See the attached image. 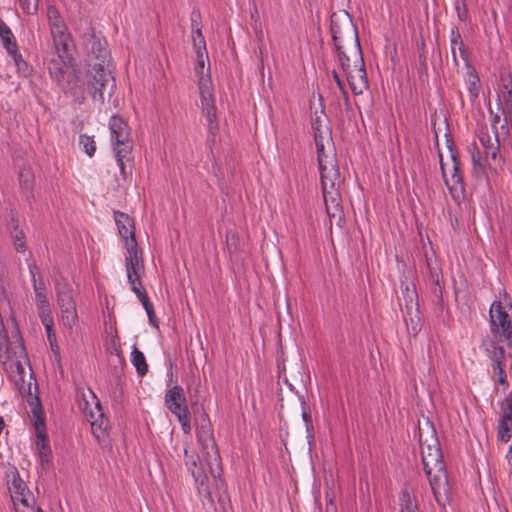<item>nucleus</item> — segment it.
Wrapping results in <instances>:
<instances>
[{"instance_id": "obj_1", "label": "nucleus", "mask_w": 512, "mask_h": 512, "mask_svg": "<svg viewBox=\"0 0 512 512\" xmlns=\"http://www.w3.org/2000/svg\"><path fill=\"white\" fill-rule=\"evenodd\" d=\"M314 140L323 198L326 210L330 214V206L338 209L340 199L338 189L340 185V170L336 160L331 130H325L324 135L321 136L319 134Z\"/></svg>"}, {"instance_id": "obj_2", "label": "nucleus", "mask_w": 512, "mask_h": 512, "mask_svg": "<svg viewBox=\"0 0 512 512\" xmlns=\"http://www.w3.org/2000/svg\"><path fill=\"white\" fill-rule=\"evenodd\" d=\"M421 457L434 499L439 506L445 508L449 501L450 487L443 455L437 440L433 445L421 444Z\"/></svg>"}, {"instance_id": "obj_3", "label": "nucleus", "mask_w": 512, "mask_h": 512, "mask_svg": "<svg viewBox=\"0 0 512 512\" xmlns=\"http://www.w3.org/2000/svg\"><path fill=\"white\" fill-rule=\"evenodd\" d=\"M196 437L201 446L206 464L218 490L224 488L221 479L222 467L220 453L214 439L213 428L206 412H202L195 420Z\"/></svg>"}, {"instance_id": "obj_4", "label": "nucleus", "mask_w": 512, "mask_h": 512, "mask_svg": "<svg viewBox=\"0 0 512 512\" xmlns=\"http://www.w3.org/2000/svg\"><path fill=\"white\" fill-rule=\"evenodd\" d=\"M109 65L88 67L85 80L78 82L81 89L78 92L88 90L94 101L103 104L105 101V91L108 89V96L111 97L115 88V79L108 69Z\"/></svg>"}, {"instance_id": "obj_5", "label": "nucleus", "mask_w": 512, "mask_h": 512, "mask_svg": "<svg viewBox=\"0 0 512 512\" xmlns=\"http://www.w3.org/2000/svg\"><path fill=\"white\" fill-rule=\"evenodd\" d=\"M7 478L13 512H44L35 507V498L15 467L9 469Z\"/></svg>"}, {"instance_id": "obj_6", "label": "nucleus", "mask_w": 512, "mask_h": 512, "mask_svg": "<svg viewBox=\"0 0 512 512\" xmlns=\"http://www.w3.org/2000/svg\"><path fill=\"white\" fill-rule=\"evenodd\" d=\"M345 26L348 31H354V47H353V69L346 73V77L352 92L355 95H360L364 90L368 89L369 82L365 70V64L362 56V50L358 38L357 28L352 25L351 20L346 15Z\"/></svg>"}, {"instance_id": "obj_7", "label": "nucleus", "mask_w": 512, "mask_h": 512, "mask_svg": "<svg viewBox=\"0 0 512 512\" xmlns=\"http://www.w3.org/2000/svg\"><path fill=\"white\" fill-rule=\"evenodd\" d=\"M490 331L499 341L512 346V314H509L501 301H494L489 309Z\"/></svg>"}, {"instance_id": "obj_8", "label": "nucleus", "mask_w": 512, "mask_h": 512, "mask_svg": "<svg viewBox=\"0 0 512 512\" xmlns=\"http://www.w3.org/2000/svg\"><path fill=\"white\" fill-rule=\"evenodd\" d=\"M57 305L60 309L62 323L67 328H72L78 320L76 302L72 287L64 282H58L55 287Z\"/></svg>"}, {"instance_id": "obj_9", "label": "nucleus", "mask_w": 512, "mask_h": 512, "mask_svg": "<svg viewBox=\"0 0 512 512\" xmlns=\"http://www.w3.org/2000/svg\"><path fill=\"white\" fill-rule=\"evenodd\" d=\"M71 61H64V59H53L48 64V71L50 76L57 82L64 92H71L77 94L79 78L74 70L70 69Z\"/></svg>"}, {"instance_id": "obj_10", "label": "nucleus", "mask_w": 512, "mask_h": 512, "mask_svg": "<svg viewBox=\"0 0 512 512\" xmlns=\"http://www.w3.org/2000/svg\"><path fill=\"white\" fill-rule=\"evenodd\" d=\"M114 219L117 225L118 233L124 241V247L127 250L128 255L132 259L142 256L135 237V226L134 219L128 214L120 211L114 212Z\"/></svg>"}, {"instance_id": "obj_11", "label": "nucleus", "mask_w": 512, "mask_h": 512, "mask_svg": "<svg viewBox=\"0 0 512 512\" xmlns=\"http://www.w3.org/2000/svg\"><path fill=\"white\" fill-rule=\"evenodd\" d=\"M87 67L109 65L110 51L105 39L91 35L87 43Z\"/></svg>"}, {"instance_id": "obj_12", "label": "nucleus", "mask_w": 512, "mask_h": 512, "mask_svg": "<svg viewBox=\"0 0 512 512\" xmlns=\"http://www.w3.org/2000/svg\"><path fill=\"white\" fill-rule=\"evenodd\" d=\"M109 130L113 148L132 149L131 130L126 121L119 115H113L109 120Z\"/></svg>"}, {"instance_id": "obj_13", "label": "nucleus", "mask_w": 512, "mask_h": 512, "mask_svg": "<svg viewBox=\"0 0 512 512\" xmlns=\"http://www.w3.org/2000/svg\"><path fill=\"white\" fill-rule=\"evenodd\" d=\"M125 268L127 273V279L131 286V290L140 299L143 293H146L142 286L140 275L144 272L143 256L132 259L131 257H125Z\"/></svg>"}, {"instance_id": "obj_14", "label": "nucleus", "mask_w": 512, "mask_h": 512, "mask_svg": "<svg viewBox=\"0 0 512 512\" xmlns=\"http://www.w3.org/2000/svg\"><path fill=\"white\" fill-rule=\"evenodd\" d=\"M6 348L3 351V362L22 358L24 362H28V355L24 345V340L18 328L12 334V337H5Z\"/></svg>"}, {"instance_id": "obj_15", "label": "nucleus", "mask_w": 512, "mask_h": 512, "mask_svg": "<svg viewBox=\"0 0 512 512\" xmlns=\"http://www.w3.org/2000/svg\"><path fill=\"white\" fill-rule=\"evenodd\" d=\"M164 403L175 416L189 411L184 389L180 385H175L166 392Z\"/></svg>"}, {"instance_id": "obj_16", "label": "nucleus", "mask_w": 512, "mask_h": 512, "mask_svg": "<svg viewBox=\"0 0 512 512\" xmlns=\"http://www.w3.org/2000/svg\"><path fill=\"white\" fill-rule=\"evenodd\" d=\"M200 94H201V106L202 113L206 117L208 121V131L211 135H215V132L218 129L216 121V110L214 106V99L211 91L209 89H204L200 86Z\"/></svg>"}, {"instance_id": "obj_17", "label": "nucleus", "mask_w": 512, "mask_h": 512, "mask_svg": "<svg viewBox=\"0 0 512 512\" xmlns=\"http://www.w3.org/2000/svg\"><path fill=\"white\" fill-rule=\"evenodd\" d=\"M184 461L188 470L191 472L196 484L204 486V482H207L208 477L205 469L200 463V458L194 450H189L187 447L184 448Z\"/></svg>"}, {"instance_id": "obj_18", "label": "nucleus", "mask_w": 512, "mask_h": 512, "mask_svg": "<svg viewBox=\"0 0 512 512\" xmlns=\"http://www.w3.org/2000/svg\"><path fill=\"white\" fill-rule=\"evenodd\" d=\"M439 157H440V168L442 171L444 182L447 185L450 192L453 193L454 191H457V190L463 191L464 186H463L462 175L460 173V168H459L460 162H459L458 157H456L454 155L452 156V170H451L450 178L447 177V173L445 170V164L443 162L441 153L439 154Z\"/></svg>"}, {"instance_id": "obj_19", "label": "nucleus", "mask_w": 512, "mask_h": 512, "mask_svg": "<svg viewBox=\"0 0 512 512\" xmlns=\"http://www.w3.org/2000/svg\"><path fill=\"white\" fill-rule=\"evenodd\" d=\"M87 417L91 424V429L94 436L98 440L104 438L109 425V420L105 417L99 402L96 403V412L91 411Z\"/></svg>"}, {"instance_id": "obj_20", "label": "nucleus", "mask_w": 512, "mask_h": 512, "mask_svg": "<svg viewBox=\"0 0 512 512\" xmlns=\"http://www.w3.org/2000/svg\"><path fill=\"white\" fill-rule=\"evenodd\" d=\"M501 341L490 338H485L482 340L481 348H483L486 356L491 360V365H497L506 363V352L503 346L499 343Z\"/></svg>"}, {"instance_id": "obj_21", "label": "nucleus", "mask_w": 512, "mask_h": 512, "mask_svg": "<svg viewBox=\"0 0 512 512\" xmlns=\"http://www.w3.org/2000/svg\"><path fill=\"white\" fill-rule=\"evenodd\" d=\"M450 45H451V53L453 57V61L456 65H458V59L456 55V51H459L460 57L465 61L467 66H469L468 60V52L466 46L462 40L460 31L458 27L453 26L450 30Z\"/></svg>"}, {"instance_id": "obj_22", "label": "nucleus", "mask_w": 512, "mask_h": 512, "mask_svg": "<svg viewBox=\"0 0 512 512\" xmlns=\"http://www.w3.org/2000/svg\"><path fill=\"white\" fill-rule=\"evenodd\" d=\"M18 180L25 199L28 202H31V200L34 198L33 187L35 183L33 170L30 167H22L18 173Z\"/></svg>"}, {"instance_id": "obj_23", "label": "nucleus", "mask_w": 512, "mask_h": 512, "mask_svg": "<svg viewBox=\"0 0 512 512\" xmlns=\"http://www.w3.org/2000/svg\"><path fill=\"white\" fill-rule=\"evenodd\" d=\"M479 141L484 148L486 156H490L492 159H496L499 153L500 141L498 132L495 134V139L489 135L487 128H482L479 133Z\"/></svg>"}, {"instance_id": "obj_24", "label": "nucleus", "mask_w": 512, "mask_h": 512, "mask_svg": "<svg viewBox=\"0 0 512 512\" xmlns=\"http://www.w3.org/2000/svg\"><path fill=\"white\" fill-rule=\"evenodd\" d=\"M348 16L349 19L351 20V23L353 24L352 22V19L350 17V15L345 12L344 15H343V27H341L338 23V17L336 16V14H332L331 16V27H330V30H331V34H332V40H333V43H334V46H335V49H340L342 48V39H343V30H345L346 33L349 34V36H354V31H348L346 26H345V19L344 17L345 16Z\"/></svg>"}, {"instance_id": "obj_25", "label": "nucleus", "mask_w": 512, "mask_h": 512, "mask_svg": "<svg viewBox=\"0 0 512 512\" xmlns=\"http://www.w3.org/2000/svg\"><path fill=\"white\" fill-rule=\"evenodd\" d=\"M53 43L58 58L64 59V61H73L72 51L74 49V41L72 35L67 36V38L53 40Z\"/></svg>"}, {"instance_id": "obj_26", "label": "nucleus", "mask_w": 512, "mask_h": 512, "mask_svg": "<svg viewBox=\"0 0 512 512\" xmlns=\"http://www.w3.org/2000/svg\"><path fill=\"white\" fill-rule=\"evenodd\" d=\"M11 364L9 366L10 368V377L15 381V383L19 386V389H24V383H25V364H29L28 362H24L22 358L20 359H14L10 360Z\"/></svg>"}, {"instance_id": "obj_27", "label": "nucleus", "mask_w": 512, "mask_h": 512, "mask_svg": "<svg viewBox=\"0 0 512 512\" xmlns=\"http://www.w3.org/2000/svg\"><path fill=\"white\" fill-rule=\"evenodd\" d=\"M40 424L43 426L44 423L41 420ZM36 429H37V441L36 446L39 450V457L42 464L48 463L49 461V454H50V447H49V441L45 433L40 431L39 423L36 421L35 423Z\"/></svg>"}, {"instance_id": "obj_28", "label": "nucleus", "mask_w": 512, "mask_h": 512, "mask_svg": "<svg viewBox=\"0 0 512 512\" xmlns=\"http://www.w3.org/2000/svg\"><path fill=\"white\" fill-rule=\"evenodd\" d=\"M400 512H419L416 498L408 489H403L398 496Z\"/></svg>"}, {"instance_id": "obj_29", "label": "nucleus", "mask_w": 512, "mask_h": 512, "mask_svg": "<svg viewBox=\"0 0 512 512\" xmlns=\"http://www.w3.org/2000/svg\"><path fill=\"white\" fill-rule=\"evenodd\" d=\"M36 267H30L31 280L33 283V290L35 292L36 304L49 301L46 294V285L44 280L39 277L36 278Z\"/></svg>"}, {"instance_id": "obj_30", "label": "nucleus", "mask_w": 512, "mask_h": 512, "mask_svg": "<svg viewBox=\"0 0 512 512\" xmlns=\"http://www.w3.org/2000/svg\"><path fill=\"white\" fill-rule=\"evenodd\" d=\"M465 83L470 94V99L474 102L479 97L481 90L480 79L474 69H470L467 72Z\"/></svg>"}, {"instance_id": "obj_31", "label": "nucleus", "mask_w": 512, "mask_h": 512, "mask_svg": "<svg viewBox=\"0 0 512 512\" xmlns=\"http://www.w3.org/2000/svg\"><path fill=\"white\" fill-rule=\"evenodd\" d=\"M131 356V362L135 366L138 375H146L148 372V365L144 354L136 346H134Z\"/></svg>"}, {"instance_id": "obj_32", "label": "nucleus", "mask_w": 512, "mask_h": 512, "mask_svg": "<svg viewBox=\"0 0 512 512\" xmlns=\"http://www.w3.org/2000/svg\"><path fill=\"white\" fill-rule=\"evenodd\" d=\"M512 438V422L498 420L497 422V440L501 443H507Z\"/></svg>"}, {"instance_id": "obj_33", "label": "nucleus", "mask_w": 512, "mask_h": 512, "mask_svg": "<svg viewBox=\"0 0 512 512\" xmlns=\"http://www.w3.org/2000/svg\"><path fill=\"white\" fill-rule=\"evenodd\" d=\"M197 485L199 494L203 496L202 503L207 512H216L217 508L213 500L212 492L210 491L207 482H204L203 487L200 484Z\"/></svg>"}, {"instance_id": "obj_34", "label": "nucleus", "mask_w": 512, "mask_h": 512, "mask_svg": "<svg viewBox=\"0 0 512 512\" xmlns=\"http://www.w3.org/2000/svg\"><path fill=\"white\" fill-rule=\"evenodd\" d=\"M13 224V229L11 230V237L14 240V247L17 252H25L26 250V243H25V236L21 229L18 228L17 221L14 220V218L11 219Z\"/></svg>"}, {"instance_id": "obj_35", "label": "nucleus", "mask_w": 512, "mask_h": 512, "mask_svg": "<svg viewBox=\"0 0 512 512\" xmlns=\"http://www.w3.org/2000/svg\"><path fill=\"white\" fill-rule=\"evenodd\" d=\"M321 115L318 114V112L316 111L315 114H314V117L312 118V130H313V133H314V138L318 137V135L320 134L321 136L324 135V131L325 130H331L327 124L324 123V120H323V116H325V113H324V107L322 106L321 108V111H320Z\"/></svg>"}, {"instance_id": "obj_36", "label": "nucleus", "mask_w": 512, "mask_h": 512, "mask_svg": "<svg viewBox=\"0 0 512 512\" xmlns=\"http://www.w3.org/2000/svg\"><path fill=\"white\" fill-rule=\"evenodd\" d=\"M36 305H37L38 316H39L43 326L48 325V324H54L52 310L50 308L49 301L38 303Z\"/></svg>"}, {"instance_id": "obj_37", "label": "nucleus", "mask_w": 512, "mask_h": 512, "mask_svg": "<svg viewBox=\"0 0 512 512\" xmlns=\"http://www.w3.org/2000/svg\"><path fill=\"white\" fill-rule=\"evenodd\" d=\"M429 297L442 310L444 306L443 283L430 284Z\"/></svg>"}, {"instance_id": "obj_38", "label": "nucleus", "mask_w": 512, "mask_h": 512, "mask_svg": "<svg viewBox=\"0 0 512 512\" xmlns=\"http://www.w3.org/2000/svg\"><path fill=\"white\" fill-rule=\"evenodd\" d=\"M47 21L49 25V29L51 30L53 27H58L65 24L63 17L61 16L59 10L53 6L49 5L47 7Z\"/></svg>"}, {"instance_id": "obj_39", "label": "nucleus", "mask_w": 512, "mask_h": 512, "mask_svg": "<svg viewBox=\"0 0 512 512\" xmlns=\"http://www.w3.org/2000/svg\"><path fill=\"white\" fill-rule=\"evenodd\" d=\"M338 55V61L345 72V74L353 69V48L351 49V55H348L344 50V46L342 48L336 49Z\"/></svg>"}, {"instance_id": "obj_40", "label": "nucleus", "mask_w": 512, "mask_h": 512, "mask_svg": "<svg viewBox=\"0 0 512 512\" xmlns=\"http://www.w3.org/2000/svg\"><path fill=\"white\" fill-rule=\"evenodd\" d=\"M114 152L117 164L120 169V173L123 176V178H126V168L124 161L129 160L131 158L132 149L115 148Z\"/></svg>"}, {"instance_id": "obj_41", "label": "nucleus", "mask_w": 512, "mask_h": 512, "mask_svg": "<svg viewBox=\"0 0 512 512\" xmlns=\"http://www.w3.org/2000/svg\"><path fill=\"white\" fill-rule=\"evenodd\" d=\"M79 145L81 149L89 156L93 157L96 152V142L93 136L80 134Z\"/></svg>"}, {"instance_id": "obj_42", "label": "nucleus", "mask_w": 512, "mask_h": 512, "mask_svg": "<svg viewBox=\"0 0 512 512\" xmlns=\"http://www.w3.org/2000/svg\"><path fill=\"white\" fill-rule=\"evenodd\" d=\"M500 415L498 420L512 422V393L500 402Z\"/></svg>"}, {"instance_id": "obj_43", "label": "nucleus", "mask_w": 512, "mask_h": 512, "mask_svg": "<svg viewBox=\"0 0 512 512\" xmlns=\"http://www.w3.org/2000/svg\"><path fill=\"white\" fill-rule=\"evenodd\" d=\"M13 61L20 76L28 77L32 73V67L23 59L21 53L13 56Z\"/></svg>"}, {"instance_id": "obj_44", "label": "nucleus", "mask_w": 512, "mask_h": 512, "mask_svg": "<svg viewBox=\"0 0 512 512\" xmlns=\"http://www.w3.org/2000/svg\"><path fill=\"white\" fill-rule=\"evenodd\" d=\"M427 270H428V279L430 284L434 283H442L441 269L437 265H433L430 260L427 258Z\"/></svg>"}, {"instance_id": "obj_45", "label": "nucleus", "mask_w": 512, "mask_h": 512, "mask_svg": "<svg viewBox=\"0 0 512 512\" xmlns=\"http://www.w3.org/2000/svg\"><path fill=\"white\" fill-rule=\"evenodd\" d=\"M492 371L495 375H497L496 382L503 385L506 389L509 386V382L507 380V374L505 370L506 363L498 364L497 365H491Z\"/></svg>"}, {"instance_id": "obj_46", "label": "nucleus", "mask_w": 512, "mask_h": 512, "mask_svg": "<svg viewBox=\"0 0 512 512\" xmlns=\"http://www.w3.org/2000/svg\"><path fill=\"white\" fill-rule=\"evenodd\" d=\"M192 39L194 50H206L205 38L200 27H197L195 30H193Z\"/></svg>"}, {"instance_id": "obj_47", "label": "nucleus", "mask_w": 512, "mask_h": 512, "mask_svg": "<svg viewBox=\"0 0 512 512\" xmlns=\"http://www.w3.org/2000/svg\"><path fill=\"white\" fill-rule=\"evenodd\" d=\"M19 4L27 15H33L38 10V0H19Z\"/></svg>"}, {"instance_id": "obj_48", "label": "nucleus", "mask_w": 512, "mask_h": 512, "mask_svg": "<svg viewBox=\"0 0 512 512\" xmlns=\"http://www.w3.org/2000/svg\"><path fill=\"white\" fill-rule=\"evenodd\" d=\"M180 425H181V428L183 430V432L185 434H190L191 433V416H190V412H183L182 414L180 415H177L176 416Z\"/></svg>"}, {"instance_id": "obj_49", "label": "nucleus", "mask_w": 512, "mask_h": 512, "mask_svg": "<svg viewBox=\"0 0 512 512\" xmlns=\"http://www.w3.org/2000/svg\"><path fill=\"white\" fill-rule=\"evenodd\" d=\"M469 152L471 153L472 162L475 168H483L484 164L482 162L481 153L476 145V143L471 144L469 147Z\"/></svg>"}, {"instance_id": "obj_50", "label": "nucleus", "mask_w": 512, "mask_h": 512, "mask_svg": "<svg viewBox=\"0 0 512 512\" xmlns=\"http://www.w3.org/2000/svg\"><path fill=\"white\" fill-rule=\"evenodd\" d=\"M45 327V331H46V334H47V339H48V342L50 344V347L53 351H57L59 349L58 347V344H57V339H56V334H55V331H54V324H48V325H44Z\"/></svg>"}, {"instance_id": "obj_51", "label": "nucleus", "mask_w": 512, "mask_h": 512, "mask_svg": "<svg viewBox=\"0 0 512 512\" xmlns=\"http://www.w3.org/2000/svg\"><path fill=\"white\" fill-rule=\"evenodd\" d=\"M51 36L53 40L59 39V38H67V36H71V33L69 32V29L65 24L58 27H53L50 30Z\"/></svg>"}, {"instance_id": "obj_52", "label": "nucleus", "mask_w": 512, "mask_h": 512, "mask_svg": "<svg viewBox=\"0 0 512 512\" xmlns=\"http://www.w3.org/2000/svg\"><path fill=\"white\" fill-rule=\"evenodd\" d=\"M455 9L457 12L458 19L462 22L468 19V10L464 0H456Z\"/></svg>"}, {"instance_id": "obj_53", "label": "nucleus", "mask_w": 512, "mask_h": 512, "mask_svg": "<svg viewBox=\"0 0 512 512\" xmlns=\"http://www.w3.org/2000/svg\"><path fill=\"white\" fill-rule=\"evenodd\" d=\"M196 52V57H197V66L195 67V71L197 74H201L203 72V69H204V58H207L208 59V53H207V50H195Z\"/></svg>"}, {"instance_id": "obj_54", "label": "nucleus", "mask_w": 512, "mask_h": 512, "mask_svg": "<svg viewBox=\"0 0 512 512\" xmlns=\"http://www.w3.org/2000/svg\"><path fill=\"white\" fill-rule=\"evenodd\" d=\"M503 101L505 107L510 106V103H512V82L503 85Z\"/></svg>"}, {"instance_id": "obj_55", "label": "nucleus", "mask_w": 512, "mask_h": 512, "mask_svg": "<svg viewBox=\"0 0 512 512\" xmlns=\"http://www.w3.org/2000/svg\"><path fill=\"white\" fill-rule=\"evenodd\" d=\"M147 313L154 311L153 305L150 302L147 293H143L139 299Z\"/></svg>"}, {"instance_id": "obj_56", "label": "nucleus", "mask_w": 512, "mask_h": 512, "mask_svg": "<svg viewBox=\"0 0 512 512\" xmlns=\"http://www.w3.org/2000/svg\"><path fill=\"white\" fill-rule=\"evenodd\" d=\"M200 20H201L200 13L198 11H193L192 14H191V28H192V30H195L197 27H200L199 26Z\"/></svg>"}, {"instance_id": "obj_57", "label": "nucleus", "mask_w": 512, "mask_h": 512, "mask_svg": "<svg viewBox=\"0 0 512 512\" xmlns=\"http://www.w3.org/2000/svg\"><path fill=\"white\" fill-rule=\"evenodd\" d=\"M4 48L11 57L20 53L16 41L12 42L11 45L4 46Z\"/></svg>"}, {"instance_id": "obj_58", "label": "nucleus", "mask_w": 512, "mask_h": 512, "mask_svg": "<svg viewBox=\"0 0 512 512\" xmlns=\"http://www.w3.org/2000/svg\"><path fill=\"white\" fill-rule=\"evenodd\" d=\"M405 293H406V296L407 298H409V302L412 304L413 303V300L414 298L417 299V292L415 290V287L413 286V288L410 290L409 288V285H406L405 287ZM403 294H404V291H403Z\"/></svg>"}, {"instance_id": "obj_59", "label": "nucleus", "mask_w": 512, "mask_h": 512, "mask_svg": "<svg viewBox=\"0 0 512 512\" xmlns=\"http://www.w3.org/2000/svg\"><path fill=\"white\" fill-rule=\"evenodd\" d=\"M446 137H447V140H446L447 148L449 149V151L451 153V157L453 155L458 157L457 151L455 149L454 141L452 140V138H449L448 135H446Z\"/></svg>"}, {"instance_id": "obj_60", "label": "nucleus", "mask_w": 512, "mask_h": 512, "mask_svg": "<svg viewBox=\"0 0 512 512\" xmlns=\"http://www.w3.org/2000/svg\"><path fill=\"white\" fill-rule=\"evenodd\" d=\"M302 417H303L304 422L306 423L307 430H309V427L310 426L312 427V420H311L310 413L306 410H303Z\"/></svg>"}, {"instance_id": "obj_61", "label": "nucleus", "mask_w": 512, "mask_h": 512, "mask_svg": "<svg viewBox=\"0 0 512 512\" xmlns=\"http://www.w3.org/2000/svg\"><path fill=\"white\" fill-rule=\"evenodd\" d=\"M500 123V115L499 114H493L492 115V119H491V125H492V128L494 129V133L496 134V132H498L497 130V124Z\"/></svg>"}, {"instance_id": "obj_62", "label": "nucleus", "mask_w": 512, "mask_h": 512, "mask_svg": "<svg viewBox=\"0 0 512 512\" xmlns=\"http://www.w3.org/2000/svg\"><path fill=\"white\" fill-rule=\"evenodd\" d=\"M147 315H148V318H149V322H150V324H151L152 326H154V327L158 328V321H157V318H156V316H155V312H154V311L149 312V313H147Z\"/></svg>"}, {"instance_id": "obj_63", "label": "nucleus", "mask_w": 512, "mask_h": 512, "mask_svg": "<svg viewBox=\"0 0 512 512\" xmlns=\"http://www.w3.org/2000/svg\"><path fill=\"white\" fill-rule=\"evenodd\" d=\"M3 46L11 45L12 42L16 41L14 34L8 35L1 39Z\"/></svg>"}, {"instance_id": "obj_64", "label": "nucleus", "mask_w": 512, "mask_h": 512, "mask_svg": "<svg viewBox=\"0 0 512 512\" xmlns=\"http://www.w3.org/2000/svg\"><path fill=\"white\" fill-rule=\"evenodd\" d=\"M338 88H339V90H340V92H341V94H342V96L344 98V101H345L346 105H349V95H348V92L346 91L344 85L339 86Z\"/></svg>"}]
</instances>
